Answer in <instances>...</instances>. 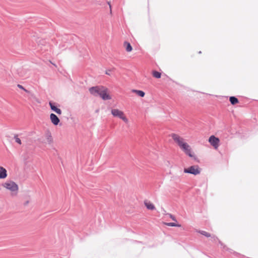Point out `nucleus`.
I'll return each mask as SVG.
<instances>
[{"label": "nucleus", "mask_w": 258, "mask_h": 258, "mask_svg": "<svg viewBox=\"0 0 258 258\" xmlns=\"http://www.w3.org/2000/svg\"><path fill=\"white\" fill-rule=\"evenodd\" d=\"M171 137L175 143L185 154L187 155L190 157H194V154L192 152V149L190 146L185 142V140L183 138L175 134H172Z\"/></svg>", "instance_id": "1"}, {"label": "nucleus", "mask_w": 258, "mask_h": 258, "mask_svg": "<svg viewBox=\"0 0 258 258\" xmlns=\"http://www.w3.org/2000/svg\"><path fill=\"white\" fill-rule=\"evenodd\" d=\"M90 93L94 96H99L103 100H110L111 96L108 93V89L102 86H97L91 87L89 89Z\"/></svg>", "instance_id": "2"}, {"label": "nucleus", "mask_w": 258, "mask_h": 258, "mask_svg": "<svg viewBox=\"0 0 258 258\" xmlns=\"http://www.w3.org/2000/svg\"><path fill=\"white\" fill-rule=\"evenodd\" d=\"M2 186L11 192L12 196H16L19 191L17 183L12 180H7L2 184Z\"/></svg>", "instance_id": "3"}, {"label": "nucleus", "mask_w": 258, "mask_h": 258, "mask_svg": "<svg viewBox=\"0 0 258 258\" xmlns=\"http://www.w3.org/2000/svg\"><path fill=\"white\" fill-rule=\"evenodd\" d=\"M111 114L116 117H118L121 119L124 123H128L129 122L128 119L126 116L123 111L118 109H112L111 110Z\"/></svg>", "instance_id": "4"}, {"label": "nucleus", "mask_w": 258, "mask_h": 258, "mask_svg": "<svg viewBox=\"0 0 258 258\" xmlns=\"http://www.w3.org/2000/svg\"><path fill=\"white\" fill-rule=\"evenodd\" d=\"M184 173H190L195 175H198L201 173V169L197 165L191 166L188 168H184Z\"/></svg>", "instance_id": "5"}, {"label": "nucleus", "mask_w": 258, "mask_h": 258, "mask_svg": "<svg viewBox=\"0 0 258 258\" xmlns=\"http://www.w3.org/2000/svg\"><path fill=\"white\" fill-rule=\"evenodd\" d=\"M209 142L215 149H217L219 146V140L214 136H211L209 139Z\"/></svg>", "instance_id": "6"}, {"label": "nucleus", "mask_w": 258, "mask_h": 258, "mask_svg": "<svg viewBox=\"0 0 258 258\" xmlns=\"http://www.w3.org/2000/svg\"><path fill=\"white\" fill-rule=\"evenodd\" d=\"M50 119L52 123L54 125H57L60 122L58 117L54 113H51L50 115Z\"/></svg>", "instance_id": "7"}, {"label": "nucleus", "mask_w": 258, "mask_h": 258, "mask_svg": "<svg viewBox=\"0 0 258 258\" xmlns=\"http://www.w3.org/2000/svg\"><path fill=\"white\" fill-rule=\"evenodd\" d=\"M55 103L50 101L49 102V105L50 106V107L52 110L56 112L58 114H61V110L58 108L56 106H55Z\"/></svg>", "instance_id": "8"}, {"label": "nucleus", "mask_w": 258, "mask_h": 258, "mask_svg": "<svg viewBox=\"0 0 258 258\" xmlns=\"http://www.w3.org/2000/svg\"><path fill=\"white\" fill-rule=\"evenodd\" d=\"M8 176L7 170L2 166H0V179H5Z\"/></svg>", "instance_id": "9"}, {"label": "nucleus", "mask_w": 258, "mask_h": 258, "mask_svg": "<svg viewBox=\"0 0 258 258\" xmlns=\"http://www.w3.org/2000/svg\"><path fill=\"white\" fill-rule=\"evenodd\" d=\"M144 204L145 207L148 209V210H153L155 209V207L153 204L150 201L148 200H145L144 201Z\"/></svg>", "instance_id": "10"}, {"label": "nucleus", "mask_w": 258, "mask_h": 258, "mask_svg": "<svg viewBox=\"0 0 258 258\" xmlns=\"http://www.w3.org/2000/svg\"><path fill=\"white\" fill-rule=\"evenodd\" d=\"M132 92L136 93L137 95H138L141 97H144V96L145 95V92L141 90L133 89L132 90Z\"/></svg>", "instance_id": "11"}, {"label": "nucleus", "mask_w": 258, "mask_h": 258, "mask_svg": "<svg viewBox=\"0 0 258 258\" xmlns=\"http://www.w3.org/2000/svg\"><path fill=\"white\" fill-rule=\"evenodd\" d=\"M45 137L46 142L48 144H51L53 142V139L50 133H47Z\"/></svg>", "instance_id": "12"}, {"label": "nucleus", "mask_w": 258, "mask_h": 258, "mask_svg": "<svg viewBox=\"0 0 258 258\" xmlns=\"http://www.w3.org/2000/svg\"><path fill=\"white\" fill-rule=\"evenodd\" d=\"M124 46L125 47V50L127 52L132 51L133 48L130 43L127 42H124Z\"/></svg>", "instance_id": "13"}, {"label": "nucleus", "mask_w": 258, "mask_h": 258, "mask_svg": "<svg viewBox=\"0 0 258 258\" xmlns=\"http://www.w3.org/2000/svg\"><path fill=\"white\" fill-rule=\"evenodd\" d=\"M230 101L232 105H234L238 102V100L235 97H230Z\"/></svg>", "instance_id": "14"}, {"label": "nucleus", "mask_w": 258, "mask_h": 258, "mask_svg": "<svg viewBox=\"0 0 258 258\" xmlns=\"http://www.w3.org/2000/svg\"><path fill=\"white\" fill-rule=\"evenodd\" d=\"M164 224L167 226H174V227H181V225L176 223H164Z\"/></svg>", "instance_id": "15"}, {"label": "nucleus", "mask_w": 258, "mask_h": 258, "mask_svg": "<svg viewBox=\"0 0 258 258\" xmlns=\"http://www.w3.org/2000/svg\"><path fill=\"white\" fill-rule=\"evenodd\" d=\"M153 75L156 78H160L161 77V73L157 71L153 72Z\"/></svg>", "instance_id": "16"}, {"label": "nucleus", "mask_w": 258, "mask_h": 258, "mask_svg": "<svg viewBox=\"0 0 258 258\" xmlns=\"http://www.w3.org/2000/svg\"><path fill=\"white\" fill-rule=\"evenodd\" d=\"M199 232H200L201 234H202V235H204V236H206L207 237H210V236H211V234H210L209 233H208V232H206V231H199Z\"/></svg>", "instance_id": "17"}, {"label": "nucleus", "mask_w": 258, "mask_h": 258, "mask_svg": "<svg viewBox=\"0 0 258 258\" xmlns=\"http://www.w3.org/2000/svg\"><path fill=\"white\" fill-rule=\"evenodd\" d=\"M14 139L15 140V142L19 144V145H21L22 144L20 139L18 138L17 135L15 136Z\"/></svg>", "instance_id": "18"}, {"label": "nucleus", "mask_w": 258, "mask_h": 258, "mask_svg": "<svg viewBox=\"0 0 258 258\" xmlns=\"http://www.w3.org/2000/svg\"><path fill=\"white\" fill-rule=\"evenodd\" d=\"M18 87L20 89H21L23 90L24 91H25L26 92H28V91L27 90H26V89H25L22 85L19 84V85H18Z\"/></svg>", "instance_id": "19"}, {"label": "nucleus", "mask_w": 258, "mask_h": 258, "mask_svg": "<svg viewBox=\"0 0 258 258\" xmlns=\"http://www.w3.org/2000/svg\"><path fill=\"white\" fill-rule=\"evenodd\" d=\"M110 70H107L105 72V74L107 75H110Z\"/></svg>", "instance_id": "20"}, {"label": "nucleus", "mask_w": 258, "mask_h": 258, "mask_svg": "<svg viewBox=\"0 0 258 258\" xmlns=\"http://www.w3.org/2000/svg\"><path fill=\"white\" fill-rule=\"evenodd\" d=\"M170 217L172 218V219L174 221H176V219L175 218H174V217H173V216L172 215H170Z\"/></svg>", "instance_id": "21"}, {"label": "nucleus", "mask_w": 258, "mask_h": 258, "mask_svg": "<svg viewBox=\"0 0 258 258\" xmlns=\"http://www.w3.org/2000/svg\"><path fill=\"white\" fill-rule=\"evenodd\" d=\"M108 4L109 5V8H110V13H111V4L109 2L108 3Z\"/></svg>", "instance_id": "22"}, {"label": "nucleus", "mask_w": 258, "mask_h": 258, "mask_svg": "<svg viewBox=\"0 0 258 258\" xmlns=\"http://www.w3.org/2000/svg\"><path fill=\"white\" fill-rule=\"evenodd\" d=\"M28 203H29V201H27L25 202L24 203V205H27V204H28Z\"/></svg>", "instance_id": "23"}]
</instances>
